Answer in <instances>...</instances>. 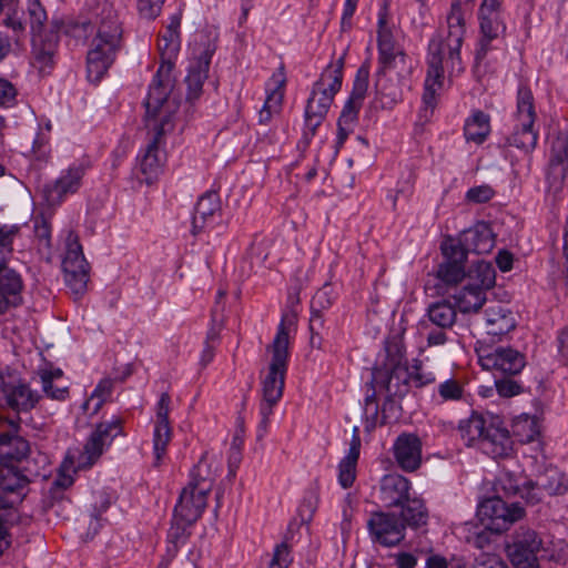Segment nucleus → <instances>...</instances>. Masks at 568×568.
Wrapping results in <instances>:
<instances>
[{"instance_id":"f257e3e1","label":"nucleus","mask_w":568,"mask_h":568,"mask_svg":"<svg viewBox=\"0 0 568 568\" xmlns=\"http://www.w3.org/2000/svg\"><path fill=\"white\" fill-rule=\"evenodd\" d=\"M296 313L293 311L283 314L274 341L267 347V351L272 353V361L267 374L262 382L263 398L260 404L262 417L258 425L260 437L266 433L273 408L283 396L288 358V334L291 327L296 324Z\"/></svg>"},{"instance_id":"f03ea898","label":"nucleus","mask_w":568,"mask_h":568,"mask_svg":"<svg viewBox=\"0 0 568 568\" xmlns=\"http://www.w3.org/2000/svg\"><path fill=\"white\" fill-rule=\"evenodd\" d=\"M446 23V31L438 32L428 44L427 69L436 78H444L445 70L450 74L464 70L460 49L466 34V18L459 0L453 1Z\"/></svg>"},{"instance_id":"7ed1b4c3","label":"nucleus","mask_w":568,"mask_h":568,"mask_svg":"<svg viewBox=\"0 0 568 568\" xmlns=\"http://www.w3.org/2000/svg\"><path fill=\"white\" fill-rule=\"evenodd\" d=\"M97 23V33L87 54V73L90 82L98 83L115 60L121 45L122 28L118 14L104 8Z\"/></svg>"},{"instance_id":"20e7f679","label":"nucleus","mask_w":568,"mask_h":568,"mask_svg":"<svg viewBox=\"0 0 568 568\" xmlns=\"http://www.w3.org/2000/svg\"><path fill=\"white\" fill-rule=\"evenodd\" d=\"M344 57H341L324 69L320 79L313 85L305 108V129L303 133L305 144H308L315 135L317 128L326 118L334 97L341 90Z\"/></svg>"},{"instance_id":"39448f33","label":"nucleus","mask_w":568,"mask_h":568,"mask_svg":"<svg viewBox=\"0 0 568 568\" xmlns=\"http://www.w3.org/2000/svg\"><path fill=\"white\" fill-rule=\"evenodd\" d=\"M14 434L0 437V489L11 493L24 488L39 475L28 458L29 443Z\"/></svg>"},{"instance_id":"423d86ee","label":"nucleus","mask_w":568,"mask_h":568,"mask_svg":"<svg viewBox=\"0 0 568 568\" xmlns=\"http://www.w3.org/2000/svg\"><path fill=\"white\" fill-rule=\"evenodd\" d=\"M172 70L173 62H162L153 77L144 101L146 128L162 123L163 119H168L170 123H173L172 115L174 110L169 100L175 85Z\"/></svg>"},{"instance_id":"0eeeda50","label":"nucleus","mask_w":568,"mask_h":568,"mask_svg":"<svg viewBox=\"0 0 568 568\" xmlns=\"http://www.w3.org/2000/svg\"><path fill=\"white\" fill-rule=\"evenodd\" d=\"M515 126L507 143L525 153H531L538 143V130L535 128L537 113L531 90L521 85L517 92V105L514 114Z\"/></svg>"},{"instance_id":"6e6552de","label":"nucleus","mask_w":568,"mask_h":568,"mask_svg":"<svg viewBox=\"0 0 568 568\" xmlns=\"http://www.w3.org/2000/svg\"><path fill=\"white\" fill-rule=\"evenodd\" d=\"M377 37L378 68L375 74L393 75L399 81H407L413 71L412 60L404 49L394 41L393 34L385 27L383 18L378 21Z\"/></svg>"},{"instance_id":"1a4fd4ad","label":"nucleus","mask_w":568,"mask_h":568,"mask_svg":"<svg viewBox=\"0 0 568 568\" xmlns=\"http://www.w3.org/2000/svg\"><path fill=\"white\" fill-rule=\"evenodd\" d=\"M467 2L474 3L475 0H467ZM478 20L480 36L475 51V60L479 63L489 51L496 49L494 42L503 38L506 32L501 0H481Z\"/></svg>"},{"instance_id":"9d476101","label":"nucleus","mask_w":568,"mask_h":568,"mask_svg":"<svg viewBox=\"0 0 568 568\" xmlns=\"http://www.w3.org/2000/svg\"><path fill=\"white\" fill-rule=\"evenodd\" d=\"M505 550L514 568H538L544 540L535 529L520 526L511 534Z\"/></svg>"},{"instance_id":"9b49d317","label":"nucleus","mask_w":568,"mask_h":568,"mask_svg":"<svg viewBox=\"0 0 568 568\" xmlns=\"http://www.w3.org/2000/svg\"><path fill=\"white\" fill-rule=\"evenodd\" d=\"M526 511L518 503L507 504L499 496L484 499L477 507V516L487 523V528L496 532H503L510 525L524 518Z\"/></svg>"},{"instance_id":"f8f14e48","label":"nucleus","mask_w":568,"mask_h":568,"mask_svg":"<svg viewBox=\"0 0 568 568\" xmlns=\"http://www.w3.org/2000/svg\"><path fill=\"white\" fill-rule=\"evenodd\" d=\"M65 243L67 252L62 263L65 283L74 294L81 295L85 292L89 281V263L75 232L68 233Z\"/></svg>"},{"instance_id":"ddd939ff","label":"nucleus","mask_w":568,"mask_h":568,"mask_svg":"<svg viewBox=\"0 0 568 568\" xmlns=\"http://www.w3.org/2000/svg\"><path fill=\"white\" fill-rule=\"evenodd\" d=\"M477 353L480 366L494 372L495 377L497 374L516 376L526 366V356L513 347H480Z\"/></svg>"},{"instance_id":"4468645a","label":"nucleus","mask_w":568,"mask_h":568,"mask_svg":"<svg viewBox=\"0 0 568 568\" xmlns=\"http://www.w3.org/2000/svg\"><path fill=\"white\" fill-rule=\"evenodd\" d=\"M366 526L371 540L383 547H395L405 539V524L395 513L374 511Z\"/></svg>"},{"instance_id":"2eb2a0df","label":"nucleus","mask_w":568,"mask_h":568,"mask_svg":"<svg viewBox=\"0 0 568 568\" xmlns=\"http://www.w3.org/2000/svg\"><path fill=\"white\" fill-rule=\"evenodd\" d=\"M410 372L407 366L379 367L375 366L371 372V378L366 382L368 389L376 388L387 396L403 397L409 389Z\"/></svg>"},{"instance_id":"dca6fc26","label":"nucleus","mask_w":568,"mask_h":568,"mask_svg":"<svg viewBox=\"0 0 568 568\" xmlns=\"http://www.w3.org/2000/svg\"><path fill=\"white\" fill-rule=\"evenodd\" d=\"M395 397L387 396V394L378 392L376 388L366 389L364 399L366 430H372L377 425H384L398 418V406L394 399Z\"/></svg>"},{"instance_id":"f3484780","label":"nucleus","mask_w":568,"mask_h":568,"mask_svg":"<svg viewBox=\"0 0 568 568\" xmlns=\"http://www.w3.org/2000/svg\"><path fill=\"white\" fill-rule=\"evenodd\" d=\"M216 51L215 39L206 38L202 42V49L196 55L194 62L191 63L189 73L185 79L186 83V101L190 103L200 99L203 93V84L209 77L212 57Z\"/></svg>"},{"instance_id":"a211bd4d","label":"nucleus","mask_w":568,"mask_h":568,"mask_svg":"<svg viewBox=\"0 0 568 568\" xmlns=\"http://www.w3.org/2000/svg\"><path fill=\"white\" fill-rule=\"evenodd\" d=\"M87 172L83 163H73L52 183L45 184L43 194L50 206L60 205L64 199L79 191Z\"/></svg>"},{"instance_id":"6ab92c4d","label":"nucleus","mask_w":568,"mask_h":568,"mask_svg":"<svg viewBox=\"0 0 568 568\" xmlns=\"http://www.w3.org/2000/svg\"><path fill=\"white\" fill-rule=\"evenodd\" d=\"M440 250L445 261L438 266L437 277L446 285H456L466 275L465 254L453 237L444 240Z\"/></svg>"},{"instance_id":"aec40b11","label":"nucleus","mask_w":568,"mask_h":568,"mask_svg":"<svg viewBox=\"0 0 568 568\" xmlns=\"http://www.w3.org/2000/svg\"><path fill=\"white\" fill-rule=\"evenodd\" d=\"M368 79L369 62L365 61L356 72L353 90L341 112L338 121H342V123H351L354 125L356 124L359 109L362 108L368 89Z\"/></svg>"},{"instance_id":"412c9836","label":"nucleus","mask_w":568,"mask_h":568,"mask_svg":"<svg viewBox=\"0 0 568 568\" xmlns=\"http://www.w3.org/2000/svg\"><path fill=\"white\" fill-rule=\"evenodd\" d=\"M122 418L113 417L109 422H102L97 425L84 446V453L89 460L94 463L103 453L105 446L111 445L112 440L123 434Z\"/></svg>"},{"instance_id":"4be33fe9","label":"nucleus","mask_w":568,"mask_h":568,"mask_svg":"<svg viewBox=\"0 0 568 568\" xmlns=\"http://www.w3.org/2000/svg\"><path fill=\"white\" fill-rule=\"evenodd\" d=\"M480 449L493 458H504L513 452V440L509 430L501 426L498 419L490 418Z\"/></svg>"},{"instance_id":"5701e85b","label":"nucleus","mask_w":568,"mask_h":568,"mask_svg":"<svg viewBox=\"0 0 568 568\" xmlns=\"http://www.w3.org/2000/svg\"><path fill=\"white\" fill-rule=\"evenodd\" d=\"M456 243L463 250L465 257L467 253L488 254L495 247V234L485 222L477 223L474 227L464 231Z\"/></svg>"},{"instance_id":"b1692460","label":"nucleus","mask_w":568,"mask_h":568,"mask_svg":"<svg viewBox=\"0 0 568 568\" xmlns=\"http://www.w3.org/2000/svg\"><path fill=\"white\" fill-rule=\"evenodd\" d=\"M1 392L6 405L17 413L31 410L41 397L37 390H32L21 379L2 382Z\"/></svg>"},{"instance_id":"393cba45","label":"nucleus","mask_w":568,"mask_h":568,"mask_svg":"<svg viewBox=\"0 0 568 568\" xmlns=\"http://www.w3.org/2000/svg\"><path fill=\"white\" fill-rule=\"evenodd\" d=\"M152 132V139L148 144L145 153L141 158L140 168L148 179L156 175L163 162V155L160 152L159 144L164 134L173 130V123L168 119H163L162 123L148 128Z\"/></svg>"},{"instance_id":"a878e982","label":"nucleus","mask_w":568,"mask_h":568,"mask_svg":"<svg viewBox=\"0 0 568 568\" xmlns=\"http://www.w3.org/2000/svg\"><path fill=\"white\" fill-rule=\"evenodd\" d=\"M398 466L406 471L416 470L422 464V442L417 435L400 434L393 446Z\"/></svg>"},{"instance_id":"bb28decb","label":"nucleus","mask_w":568,"mask_h":568,"mask_svg":"<svg viewBox=\"0 0 568 568\" xmlns=\"http://www.w3.org/2000/svg\"><path fill=\"white\" fill-rule=\"evenodd\" d=\"M410 481L399 474L385 475L379 485V500L386 508L400 507L410 497Z\"/></svg>"},{"instance_id":"cd10ccee","label":"nucleus","mask_w":568,"mask_h":568,"mask_svg":"<svg viewBox=\"0 0 568 568\" xmlns=\"http://www.w3.org/2000/svg\"><path fill=\"white\" fill-rule=\"evenodd\" d=\"M22 288L21 276L14 270L3 265V260H0V315L9 307L21 304Z\"/></svg>"},{"instance_id":"c85d7f7f","label":"nucleus","mask_w":568,"mask_h":568,"mask_svg":"<svg viewBox=\"0 0 568 568\" xmlns=\"http://www.w3.org/2000/svg\"><path fill=\"white\" fill-rule=\"evenodd\" d=\"M221 212L222 205L219 193L215 191L204 193L199 199L193 214V234L201 232L206 226L215 224L221 217Z\"/></svg>"},{"instance_id":"c756f323","label":"nucleus","mask_w":568,"mask_h":568,"mask_svg":"<svg viewBox=\"0 0 568 568\" xmlns=\"http://www.w3.org/2000/svg\"><path fill=\"white\" fill-rule=\"evenodd\" d=\"M171 397L168 393H162L156 406V424L153 436V447L156 464L165 455L166 446L171 440V427L169 423Z\"/></svg>"},{"instance_id":"7c9ffc66","label":"nucleus","mask_w":568,"mask_h":568,"mask_svg":"<svg viewBox=\"0 0 568 568\" xmlns=\"http://www.w3.org/2000/svg\"><path fill=\"white\" fill-rule=\"evenodd\" d=\"M568 159V141L566 138L558 136L554 140L550 151L549 166L547 170V182L549 189L559 191L566 178Z\"/></svg>"},{"instance_id":"2f4dec72","label":"nucleus","mask_w":568,"mask_h":568,"mask_svg":"<svg viewBox=\"0 0 568 568\" xmlns=\"http://www.w3.org/2000/svg\"><path fill=\"white\" fill-rule=\"evenodd\" d=\"M59 36L55 30L32 37V54L34 65L41 73L49 72L54 64Z\"/></svg>"},{"instance_id":"473e14b6","label":"nucleus","mask_w":568,"mask_h":568,"mask_svg":"<svg viewBox=\"0 0 568 568\" xmlns=\"http://www.w3.org/2000/svg\"><path fill=\"white\" fill-rule=\"evenodd\" d=\"M206 503V494L186 486L181 491L179 501L174 508L175 517L182 518L186 523H195L204 511Z\"/></svg>"},{"instance_id":"72a5a7b5","label":"nucleus","mask_w":568,"mask_h":568,"mask_svg":"<svg viewBox=\"0 0 568 568\" xmlns=\"http://www.w3.org/2000/svg\"><path fill=\"white\" fill-rule=\"evenodd\" d=\"M406 81H399L393 75L375 74L374 108L392 109L402 99V87Z\"/></svg>"},{"instance_id":"f704fd0d","label":"nucleus","mask_w":568,"mask_h":568,"mask_svg":"<svg viewBox=\"0 0 568 568\" xmlns=\"http://www.w3.org/2000/svg\"><path fill=\"white\" fill-rule=\"evenodd\" d=\"M485 327L491 342L495 337L508 334L516 327V321L513 313L501 305L489 306L485 310Z\"/></svg>"},{"instance_id":"c9c22d12","label":"nucleus","mask_w":568,"mask_h":568,"mask_svg":"<svg viewBox=\"0 0 568 568\" xmlns=\"http://www.w3.org/2000/svg\"><path fill=\"white\" fill-rule=\"evenodd\" d=\"M361 436L359 428L353 427L352 440L347 455L341 460L338 465V481L343 488H349L356 478V465L359 457Z\"/></svg>"},{"instance_id":"e433bc0d","label":"nucleus","mask_w":568,"mask_h":568,"mask_svg":"<svg viewBox=\"0 0 568 568\" xmlns=\"http://www.w3.org/2000/svg\"><path fill=\"white\" fill-rule=\"evenodd\" d=\"M180 26L181 13L173 14L164 33H162L159 38L158 48L162 58V62H173L172 59L176 57L180 50Z\"/></svg>"},{"instance_id":"4c0bfd02","label":"nucleus","mask_w":568,"mask_h":568,"mask_svg":"<svg viewBox=\"0 0 568 568\" xmlns=\"http://www.w3.org/2000/svg\"><path fill=\"white\" fill-rule=\"evenodd\" d=\"M426 317L435 327L452 329L457 322V310L449 300L443 298L427 306Z\"/></svg>"},{"instance_id":"58836bf2","label":"nucleus","mask_w":568,"mask_h":568,"mask_svg":"<svg viewBox=\"0 0 568 568\" xmlns=\"http://www.w3.org/2000/svg\"><path fill=\"white\" fill-rule=\"evenodd\" d=\"M400 507L402 511L398 518L405 524V528L418 529L427 525L429 515L423 499L409 497Z\"/></svg>"},{"instance_id":"ea45409f","label":"nucleus","mask_w":568,"mask_h":568,"mask_svg":"<svg viewBox=\"0 0 568 568\" xmlns=\"http://www.w3.org/2000/svg\"><path fill=\"white\" fill-rule=\"evenodd\" d=\"M452 297L457 312L462 313L477 312L486 302L485 292L471 283L465 285Z\"/></svg>"},{"instance_id":"a19ab883","label":"nucleus","mask_w":568,"mask_h":568,"mask_svg":"<svg viewBox=\"0 0 568 568\" xmlns=\"http://www.w3.org/2000/svg\"><path fill=\"white\" fill-rule=\"evenodd\" d=\"M535 485L547 496L562 495L568 490V481L556 467H548L535 478Z\"/></svg>"},{"instance_id":"79ce46f5","label":"nucleus","mask_w":568,"mask_h":568,"mask_svg":"<svg viewBox=\"0 0 568 568\" xmlns=\"http://www.w3.org/2000/svg\"><path fill=\"white\" fill-rule=\"evenodd\" d=\"M488 427L486 420L480 414L473 413L468 418L460 420L459 434L467 446H471L475 442L479 445Z\"/></svg>"},{"instance_id":"37998d69","label":"nucleus","mask_w":568,"mask_h":568,"mask_svg":"<svg viewBox=\"0 0 568 568\" xmlns=\"http://www.w3.org/2000/svg\"><path fill=\"white\" fill-rule=\"evenodd\" d=\"M511 433L519 443H531L540 435V426L538 419L526 414L517 416L513 420Z\"/></svg>"},{"instance_id":"c03bdc74","label":"nucleus","mask_w":568,"mask_h":568,"mask_svg":"<svg viewBox=\"0 0 568 568\" xmlns=\"http://www.w3.org/2000/svg\"><path fill=\"white\" fill-rule=\"evenodd\" d=\"M490 132L489 115L483 111H476L466 121L464 126V134L467 141H473L477 144L483 143Z\"/></svg>"},{"instance_id":"a18cd8bd","label":"nucleus","mask_w":568,"mask_h":568,"mask_svg":"<svg viewBox=\"0 0 568 568\" xmlns=\"http://www.w3.org/2000/svg\"><path fill=\"white\" fill-rule=\"evenodd\" d=\"M214 475L210 464L202 457L191 471V480L187 486L209 495L213 487Z\"/></svg>"},{"instance_id":"49530a36","label":"nucleus","mask_w":568,"mask_h":568,"mask_svg":"<svg viewBox=\"0 0 568 568\" xmlns=\"http://www.w3.org/2000/svg\"><path fill=\"white\" fill-rule=\"evenodd\" d=\"M473 285L480 287L484 292L495 285L496 272L493 265L485 261H478L468 272Z\"/></svg>"},{"instance_id":"de8ad7c7","label":"nucleus","mask_w":568,"mask_h":568,"mask_svg":"<svg viewBox=\"0 0 568 568\" xmlns=\"http://www.w3.org/2000/svg\"><path fill=\"white\" fill-rule=\"evenodd\" d=\"M194 523H186L182 518H176L173 515L172 525L168 531V554L174 556L178 551L179 545L184 544L189 537L187 528Z\"/></svg>"},{"instance_id":"09e8293b","label":"nucleus","mask_w":568,"mask_h":568,"mask_svg":"<svg viewBox=\"0 0 568 568\" xmlns=\"http://www.w3.org/2000/svg\"><path fill=\"white\" fill-rule=\"evenodd\" d=\"M27 16L32 37L47 33L44 31V23L48 19L47 12L38 0H29Z\"/></svg>"},{"instance_id":"8fccbe9b","label":"nucleus","mask_w":568,"mask_h":568,"mask_svg":"<svg viewBox=\"0 0 568 568\" xmlns=\"http://www.w3.org/2000/svg\"><path fill=\"white\" fill-rule=\"evenodd\" d=\"M62 376V371L57 368L54 371H44L41 373V383L43 393L51 399L63 400L69 395L68 387L57 388L52 390V382Z\"/></svg>"},{"instance_id":"3c124183","label":"nucleus","mask_w":568,"mask_h":568,"mask_svg":"<svg viewBox=\"0 0 568 568\" xmlns=\"http://www.w3.org/2000/svg\"><path fill=\"white\" fill-rule=\"evenodd\" d=\"M437 393L442 402H457L464 397V386L459 381L449 377L438 384Z\"/></svg>"},{"instance_id":"603ef678","label":"nucleus","mask_w":568,"mask_h":568,"mask_svg":"<svg viewBox=\"0 0 568 568\" xmlns=\"http://www.w3.org/2000/svg\"><path fill=\"white\" fill-rule=\"evenodd\" d=\"M386 358L379 367L406 366L405 348L400 342H390L387 344Z\"/></svg>"},{"instance_id":"864d4df0","label":"nucleus","mask_w":568,"mask_h":568,"mask_svg":"<svg viewBox=\"0 0 568 568\" xmlns=\"http://www.w3.org/2000/svg\"><path fill=\"white\" fill-rule=\"evenodd\" d=\"M444 78H436L427 69V75L424 84L423 102L427 108L433 109L436 103V92L443 85Z\"/></svg>"},{"instance_id":"5fc2aeb1","label":"nucleus","mask_w":568,"mask_h":568,"mask_svg":"<svg viewBox=\"0 0 568 568\" xmlns=\"http://www.w3.org/2000/svg\"><path fill=\"white\" fill-rule=\"evenodd\" d=\"M513 376L495 377V386L499 396L508 398L519 395L523 392V385L511 378Z\"/></svg>"},{"instance_id":"6e6d98bb","label":"nucleus","mask_w":568,"mask_h":568,"mask_svg":"<svg viewBox=\"0 0 568 568\" xmlns=\"http://www.w3.org/2000/svg\"><path fill=\"white\" fill-rule=\"evenodd\" d=\"M334 301L333 287L329 284L323 285L313 296L311 310L314 312H323L331 307Z\"/></svg>"},{"instance_id":"4d7b16f0","label":"nucleus","mask_w":568,"mask_h":568,"mask_svg":"<svg viewBox=\"0 0 568 568\" xmlns=\"http://www.w3.org/2000/svg\"><path fill=\"white\" fill-rule=\"evenodd\" d=\"M523 483L520 477L510 471H504L498 479V485L506 495H519Z\"/></svg>"},{"instance_id":"13d9d810","label":"nucleus","mask_w":568,"mask_h":568,"mask_svg":"<svg viewBox=\"0 0 568 568\" xmlns=\"http://www.w3.org/2000/svg\"><path fill=\"white\" fill-rule=\"evenodd\" d=\"M283 93L278 90H274L265 100V103L260 111V122L266 123L270 121L272 113L277 112L282 103Z\"/></svg>"},{"instance_id":"bf43d9fd","label":"nucleus","mask_w":568,"mask_h":568,"mask_svg":"<svg viewBox=\"0 0 568 568\" xmlns=\"http://www.w3.org/2000/svg\"><path fill=\"white\" fill-rule=\"evenodd\" d=\"M17 232V227L0 225V260H3V265H6L8 255L12 252V242Z\"/></svg>"},{"instance_id":"052dcab7","label":"nucleus","mask_w":568,"mask_h":568,"mask_svg":"<svg viewBox=\"0 0 568 568\" xmlns=\"http://www.w3.org/2000/svg\"><path fill=\"white\" fill-rule=\"evenodd\" d=\"M519 496L526 500L527 504L536 505L544 501L547 494L538 488L535 485L534 480H527L523 483V488L519 493Z\"/></svg>"},{"instance_id":"680f3d73","label":"nucleus","mask_w":568,"mask_h":568,"mask_svg":"<svg viewBox=\"0 0 568 568\" xmlns=\"http://www.w3.org/2000/svg\"><path fill=\"white\" fill-rule=\"evenodd\" d=\"M292 562L291 550L286 542L277 545L267 568H287Z\"/></svg>"},{"instance_id":"e2e57ef3","label":"nucleus","mask_w":568,"mask_h":568,"mask_svg":"<svg viewBox=\"0 0 568 568\" xmlns=\"http://www.w3.org/2000/svg\"><path fill=\"white\" fill-rule=\"evenodd\" d=\"M164 2L165 0H139V13L144 19L153 20L160 14Z\"/></svg>"},{"instance_id":"0e129e2a","label":"nucleus","mask_w":568,"mask_h":568,"mask_svg":"<svg viewBox=\"0 0 568 568\" xmlns=\"http://www.w3.org/2000/svg\"><path fill=\"white\" fill-rule=\"evenodd\" d=\"M495 195V191L487 184L470 187L466 193V200L471 203H486Z\"/></svg>"},{"instance_id":"69168bd1","label":"nucleus","mask_w":568,"mask_h":568,"mask_svg":"<svg viewBox=\"0 0 568 568\" xmlns=\"http://www.w3.org/2000/svg\"><path fill=\"white\" fill-rule=\"evenodd\" d=\"M113 388V379L103 378L97 385L95 389L92 393L91 399L98 398V403L95 404L94 412H97L102 404L111 396Z\"/></svg>"},{"instance_id":"338daca9","label":"nucleus","mask_w":568,"mask_h":568,"mask_svg":"<svg viewBox=\"0 0 568 568\" xmlns=\"http://www.w3.org/2000/svg\"><path fill=\"white\" fill-rule=\"evenodd\" d=\"M413 368L414 371L410 372V383L415 387H423L436 382V375L432 372H425L422 364L414 365Z\"/></svg>"},{"instance_id":"774afa93","label":"nucleus","mask_w":568,"mask_h":568,"mask_svg":"<svg viewBox=\"0 0 568 568\" xmlns=\"http://www.w3.org/2000/svg\"><path fill=\"white\" fill-rule=\"evenodd\" d=\"M473 568H508L506 562L495 554H480Z\"/></svg>"}]
</instances>
